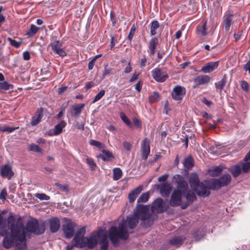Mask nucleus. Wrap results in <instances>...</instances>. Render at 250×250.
I'll return each mask as SVG.
<instances>
[{"label":"nucleus","instance_id":"f257e3e1","mask_svg":"<svg viewBox=\"0 0 250 250\" xmlns=\"http://www.w3.org/2000/svg\"><path fill=\"white\" fill-rule=\"evenodd\" d=\"M149 208V206L138 205L134 214L127 217L126 220L122 219L119 224L118 228L115 226L111 227L109 230V237L111 242L116 245L119 240L127 239L128 237V226L130 229H134L138 223L139 218L144 222L147 221L151 223Z\"/></svg>","mask_w":250,"mask_h":250},{"label":"nucleus","instance_id":"f03ea898","mask_svg":"<svg viewBox=\"0 0 250 250\" xmlns=\"http://www.w3.org/2000/svg\"><path fill=\"white\" fill-rule=\"evenodd\" d=\"M173 179L177 183V187L171 196L169 202L171 206H179L181 203L183 195H185L188 202H193L196 199L194 193L191 191H188V184L182 176L179 174L175 175L173 176Z\"/></svg>","mask_w":250,"mask_h":250},{"label":"nucleus","instance_id":"7ed1b4c3","mask_svg":"<svg viewBox=\"0 0 250 250\" xmlns=\"http://www.w3.org/2000/svg\"><path fill=\"white\" fill-rule=\"evenodd\" d=\"M85 233L84 227L77 230L73 239L75 246L81 248H92L94 247V236L91 235L89 237H84Z\"/></svg>","mask_w":250,"mask_h":250},{"label":"nucleus","instance_id":"20e7f679","mask_svg":"<svg viewBox=\"0 0 250 250\" xmlns=\"http://www.w3.org/2000/svg\"><path fill=\"white\" fill-rule=\"evenodd\" d=\"M189 183L191 188L198 195L205 197L210 194L209 187L199 182L198 176L196 173H192L190 174Z\"/></svg>","mask_w":250,"mask_h":250},{"label":"nucleus","instance_id":"39448f33","mask_svg":"<svg viewBox=\"0 0 250 250\" xmlns=\"http://www.w3.org/2000/svg\"><path fill=\"white\" fill-rule=\"evenodd\" d=\"M231 180V176L229 174L223 175L220 179H213L208 181L209 189H215L228 185Z\"/></svg>","mask_w":250,"mask_h":250},{"label":"nucleus","instance_id":"423d86ee","mask_svg":"<svg viewBox=\"0 0 250 250\" xmlns=\"http://www.w3.org/2000/svg\"><path fill=\"white\" fill-rule=\"evenodd\" d=\"M26 229L28 231L36 234H42L45 231L44 226L39 224L37 220L29 221L26 225Z\"/></svg>","mask_w":250,"mask_h":250},{"label":"nucleus","instance_id":"0eeeda50","mask_svg":"<svg viewBox=\"0 0 250 250\" xmlns=\"http://www.w3.org/2000/svg\"><path fill=\"white\" fill-rule=\"evenodd\" d=\"M151 73L153 79L158 82H164L168 78L167 72L160 68H154L152 70Z\"/></svg>","mask_w":250,"mask_h":250},{"label":"nucleus","instance_id":"6e6552de","mask_svg":"<svg viewBox=\"0 0 250 250\" xmlns=\"http://www.w3.org/2000/svg\"><path fill=\"white\" fill-rule=\"evenodd\" d=\"M51 49L53 52L56 54L59 55L62 57L66 56L67 53L62 48V42L59 41H54L50 44Z\"/></svg>","mask_w":250,"mask_h":250},{"label":"nucleus","instance_id":"1a4fd4ad","mask_svg":"<svg viewBox=\"0 0 250 250\" xmlns=\"http://www.w3.org/2000/svg\"><path fill=\"white\" fill-rule=\"evenodd\" d=\"M98 241L100 242L101 250H106L108 247V240L106 232L104 230H99L97 232Z\"/></svg>","mask_w":250,"mask_h":250},{"label":"nucleus","instance_id":"9d476101","mask_svg":"<svg viewBox=\"0 0 250 250\" xmlns=\"http://www.w3.org/2000/svg\"><path fill=\"white\" fill-rule=\"evenodd\" d=\"M151 208L152 212L157 213L163 212L166 209L165 203L161 198H157L153 202Z\"/></svg>","mask_w":250,"mask_h":250},{"label":"nucleus","instance_id":"9b49d317","mask_svg":"<svg viewBox=\"0 0 250 250\" xmlns=\"http://www.w3.org/2000/svg\"><path fill=\"white\" fill-rule=\"evenodd\" d=\"M76 224L73 222H67L63 226V231L65 237L67 238H71L75 232Z\"/></svg>","mask_w":250,"mask_h":250},{"label":"nucleus","instance_id":"f8f14e48","mask_svg":"<svg viewBox=\"0 0 250 250\" xmlns=\"http://www.w3.org/2000/svg\"><path fill=\"white\" fill-rule=\"evenodd\" d=\"M210 81V77L206 75H199L194 77L193 79L194 87H196L200 85L208 84Z\"/></svg>","mask_w":250,"mask_h":250},{"label":"nucleus","instance_id":"ddd939ff","mask_svg":"<svg viewBox=\"0 0 250 250\" xmlns=\"http://www.w3.org/2000/svg\"><path fill=\"white\" fill-rule=\"evenodd\" d=\"M172 188L171 184L168 183H165L158 186V189L161 194L164 197H167L169 195Z\"/></svg>","mask_w":250,"mask_h":250},{"label":"nucleus","instance_id":"4468645a","mask_svg":"<svg viewBox=\"0 0 250 250\" xmlns=\"http://www.w3.org/2000/svg\"><path fill=\"white\" fill-rule=\"evenodd\" d=\"M186 93L185 88L181 86H175L172 92V96L174 99L179 100L183 98Z\"/></svg>","mask_w":250,"mask_h":250},{"label":"nucleus","instance_id":"2eb2a0df","mask_svg":"<svg viewBox=\"0 0 250 250\" xmlns=\"http://www.w3.org/2000/svg\"><path fill=\"white\" fill-rule=\"evenodd\" d=\"M141 149L142 159L146 160L150 153L149 141L147 138H145L144 139Z\"/></svg>","mask_w":250,"mask_h":250},{"label":"nucleus","instance_id":"dca6fc26","mask_svg":"<svg viewBox=\"0 0 250 250\" xmlns=\"http://www.w3.org/2000/svg\"><path fill=\"white\" fill-rule=\"evenodd\" d=\"M219 64V61L209 62L201 68V71L204 73H209L216 69Z\"/></svg>","mask_w":250,"mask_h":250},{"label":"nucleus","instance_id":"f3484780","mask_svg":"<svg viewBox=\"0 0 250 250\" xmlns=\"http://www.w3.org/2000/svg\"><path fill=\"white\" fill-rule=\"evenodd\" d=\"M0 173L3 177H7L10 179L13 175L12 167L9 165H5L2 167Z\"/></svg>","mask_w":250,"mask_h":250},{"label":"nucleus","instance_id":"a211bd4d","mask_svg":"<svg viewBox=\"0 0 250 250\" xmlns=\"http://www.w3.org/2000/svg\"><path fill=\"white\" fill-rule=\"evenodd\" d=\"M102 152V154H100L97 155V157L98 158L102 159L104 161L109 162L112 161L114 158L112 152L108 150L105 149L104 150H103Z\"/></svg>","mask_w":250,"mask_h":250},{"label":"nucleus","instance_id":"6ab92c4d","mask_svg":"<svg viewBox=\"0 0 250 250\" xmlns=\"http://www.w3.org/2000/svg\"><path fill=\"white\" fill-rule=\"evenodd\" d=\"M50 223V230L52 232H57L60 227V221L57 218H53L49 220Z\"/></svg>","mask_w":250,"mask_h":250},{"label":"nucleus","instance_id":"aec40b11","mask_svg":"<svg viewBox=\"0 0 250 250\" xmlns=\"http://www.w3.org/2000/svg\"><path fill=\"white\" fill-rule=\"evenodd\" d=\"M43 117L42 108H41L38 111L37 114L32 117L31 125L32 126H35L38 125L42 120Z\"/></svg>","mask_w":250,"mask_h":250},{"label":"nucleus","instance_id":"412c9836","mask_svg":"<svg viewBox=\"0 0 250 250\" xmlns=\"http://www.w3.org/2000/svg\"><path fill=\"white\" fill-rule=\"evenodd\" d=\"M142 190V187L139 186L131 191L128 195V199L130 203L133 202L138 195L141 193Z\"/></svg>","mask_w":250,"mask_h":250},{"label":"nucleus","instance_id":"4be33fe9","mask_svg":"<svg viewBox=\"0 0 250 250\" xmlns=\"http://www.w3.org/2000/svg\"><path fill=\"white\" fill-rule=\"evenodd\" d=\"M229 170L231 172L234 177H236L238 176L241 172V165L238 164L232 166L229 168Z\"/></svg>","mask_w":250,"mask_h":250},{"label":"nucleus","instance_id":"5701e85b","mask_svg":"<svg viewBox=\"0 0 250 250\" xmlns=\"http://www.w3.org/2000/svg\"><path fill=\"white\" fill-rule=\"evenodd\" d=\"M206 24V22H202L197 26L196 31L197 34L203 36L207 35Z\"/></svg>","mask_w":250,"mask_h":250},{"label":"nucleus","instance_id":"b1692460","mask_svg":"<svg viewBox=\"0 0 250 250\" xmlns=\"http://www.w3.org/2000/svg\"><path fill=\"white\" fill-rule=\"evenodd\" d=\"M158 43V39L156 38H153L150 41L148 47L150 50V53L151 55L154 54L156 46Z\"/></svg>","mask_w":250,"mask_h":250},{"label":"nucleus","instance_id":"393cba45","mask_svg":"<svg viewBox=\"0 0 250 250\" xmlns=\"http://www.w3.org/2000/svg\"><path fill=\"white\" fill-rule=\"evenodd\" d=\"M84 104H79L74 105L73 106V111L71 114L74 117H78L81 113Z\"/></svg>","mask_w":250,"mask_h":250},{"label":"nucleus","instance_id":"a878e982","mask_svg":"<svg viewBox=\"0 0 250 250\" xmlns=\"http://www.w3.org/2000/svg\"><path fill=\"white\" fill-rule=\"evenodd\" d=\"M66 123L64 121H62L59 124L56 125L54 128V134L55 135H58L62 132V129L65 126Z\"/></svg>","mask_w":250,"mask_h":250},{"label":"nucleus","instance_id":"bb28decb","mask_svg":"<svg viewBox=\"0 0 250 250\" xmlns=\"http://www.w3.org/2000/svg\"><path fill=\"white\" fill-rule=\"evenodd\" d=\"M159 23L157 21H153L151 22L150 34L154 36L157 33V29L159 28Z\"/></svg>","mask_w":250,"mask_h":250},{"label":"nucleus","instance_id":"cd10ccee","mask_svg":"<svg viewBox=\"0 0 250 250\" xmlns=\"http://www.w3.org/2000/svg\"><path fill=\"white\" fill-rule=\"evenodd\" d=\"M233 16V15L232 14H228L226 16L225 22V28L227 31L229 29V27L232 23Z\"/></svg>","mask_w":250,"mask_h":250},{"label":"nucleus","instance_id":"c85d7f7f","mask_svg":"<svg viewBox=\"0 0 250 250\" xmlns=\"http://www.w3.org/2000/svg\"><path fill=\"white\" fill-rule=\"evenodd\" d=\"M194 165V161L193 158L191 156H188L185 158L184 161V167L187 168H191Z\"/></svg>","mask_w":250,"mask_h":250},{"label":"nucleus","instance_id":"c756f323","mask_svg":"<svg viewBox=\"0 0 250 250\" xmlns=\"http://www.w3.org/2000/svg\"><path fill=\"white\" fill-rule=\"evenodd\" d=\"M13 88V85L6 81L0 82V91L8 90Z\"/></svg>","mask_w":250,"mask_h":250},{"label":"nucleus","instance_id":"7c9ffc66","mask_svg":"<svg viewBox=\"0 0 250 250\" xmlns=\"http://www.w3.org/2000/svg\"><path fill=\"white\" fill-rule=\"evenodd\" d=\"M222 171L220 167H216L210 169L208 171L209 175L212 176H216L219 175Z\"/></svg>","mask_w":250,"mask_h":250},{"label":"nucleus","instance_id":"2f4dec72","mask_svg":"<svg viewBox=\"0 0 250 250\" xmlns=\"http://www.w3.org/2000/svg\"><path fill=\"white\" fill-rule=\"evenodd\" d=\"M226 83V78L224 77L220 81L215 83V86L217 89L221 91Z\"/></svg>","mask_w":250,"mask_h":250},{"label":"nucleus","instance_id":"473e14b6","mask_svg":"<svg viewBox=\"0 0 250 250\" xmlns=\"http://www.w3.org/2000/svg\"><path fill=\"white\" fill-rule=\"evenodd\" d=\"M122 176V171L120 168H115L113 169V179L115 180L120 179Z\"/></svg>","mask_w":250,"mask_h":250},{"label":"nucleus","instance_id":"72a5a7b5","mask_svg":"<svg viewBox=\"0 0 250 250\" xmlns=\"http://www.w3.org/2000/svg\"><path fill=\"white\" fill-rule=\"evenodd\" d=\"M149 197V194L148 192L144 193L138 199L137 202L138 203H145L148 201Z\"/></svg>","mask_w":250,"mask_h":250},{"label":"nucleus","instance_id":"f704fd0d","mask_svg":"<svg viewBox=\"0 0 250 250\" xmlns=\"http://www.w3.org/2000/svg\"><path fill=\"white\" fill-rule=\"evenodd\" d=\"M160 96L157 92H153L151 96L149 97V101L150 103H154L160 100Z\"/></svg>","mask_w":250,"mask_h":250},{"label":"nucleus","instance_id":"c9c22d12","mask_svg":"<svg viewBox=\"0 0 250 250\" xmlns=\"http://www.w3.org/2000/svg\"><path fill=\"white\" fill-rule=\"evenodd\" d=\"M120 118L126 125L130 127L132 126L131 121L124 113L122 112L120 113Z\"/></svg>","mask_w":250,"mask_h":250},{"label":"nucleus","instance_id":"e433bc0d","mask_svg":"<svg viewBox=\"0 0 250 250\" xmlns=\"http://www.w3.org/2000/svg\"><path fill=\"white\" fill-rule=\"evenodd\" d=\"M39 28L34 24H31L29 31L27 33L29 37L34 36L38 31Z\"/></svg>","mask_w":250,"mask_h":250},{"label":"nucleus","instance_id":"4c0bfd02","mask_svg":"<svg viewBox=\"0 0 250 250\" xmlns=\"http://www.w3.org/2000/svg\"><path fill=\"white\" fill-rule=\"evenodd\" d=\"M183 239L180 237H174L170 241L172 245L179 246L181 245L183 242Z\"/></svg>","mask_w":250,"mask_h":250},{"label":"nucleus","instance_id":"58836bf2","mask_svg":"<svg viewBox=\"0 0 250 250\" xmlns=\"http://www.w3.org/2000/svg\"><path fill=\"white\" fill-rule=\"evenodd\" d=\"M29 149L30 151L35 152H41L42 151V149L38 145L33 143L30 145Z\"/></svg>","mask_w":250,"mask_h":250},{"label":"nucleus","instance_id":"ea45409f","mask_svg":"<svg viewBox=\"0 0 250 250\" xmlns=\"http://www.w3.org/2000/svg\"><path fill=\"white\" fill-rule=\"evenodd\" d=\"M35 197L41 200H48L50 199V197L44 193H36Z\"/></svg>","mask_w":250,"mask_h":250},{"label":"nucleus","instance_id":"a19ab883","mask_svg":"<svg viewBox=\"0 0 250 250\" xmlns=\"http://www.w3.org/2000/svg\"><path fill=\"white\" fill-rule=\"evenodd\" d=\"M7 40L8 41L10 44L12 46H14L15 47H16V48H19L21 44V42H18L14 40H13L12 39H11L10 38H8L7 39Z\"/></svg>","mask_w":250,"mask_h":250},{"label":"nucleus","instance_id":"79ce46f5","mask_svg":"<svg viewBox=\"0 0 250 250\" xmlns=\"http://www.w3.org/2000/svg\"><path fill=\"white\" fill-rule=\"evenodd\" d=\"M241 165V168L244 172H247L250 169V162H248L245 163H239Z\"/></svg>","mask_w":250,"mask_h":250},{"label":"nucleus","instance_id":"37998d69","mask_svg":"<svg viewBox=\"0 0 250 250\" xmlns=\"http://www.w3.org/2000/svg\"><path fill=\"white\" fill-rule=\"evenodd\" d=\"M55 186L62 191L67 192L68 190V186L66 185H62L58 183H55Z\"/></svg>","mask_w":250,"mask_h":250},{"label":"nucleus","instance_id":"c03bdc74","mask_svg":"<svg viewBox=\"0 0 250 250\" xmlns=\"http://www.w3.org/2000/svg\"><path fill=\"white\" fill-rule=\"evenodd\" d=\"M95 146L101 152L105 149L104 145L98 141H95Z\"/></svg>","mask_w":250,"mask_h":250},{"label":"nucleus","instance_id":"a18cd8bd","mask_svg":"<svg viewBox=\"0 0 250 250\" xmlns=\"http://www.w3.org/2000/svg\"><path fill=\"white\" fill-rule=\"evenodd\" d=\"M17 128L16 127H9L7 126H3L0 127V131L4 132L7 131L8 132H12L13 131H14Z\"/></svg>","mask_w":250,"mask_h":250},{"label":"nucleus","instance_id":"49530a36","mask_svg":"<svg viewBox=\"0 0 250 250\" xmlns=\"http://www.w3.org/2000/svg\"><path fill=\"white\" fill-rule=\"evenodd\" d=\"M135 30H136V26H135L134 24H133L130 29L129 34L128 36V39L129 40L131 41L132 39L134 34L135 33Z\"/></svg>","mask_w":250,"mask_h":250},{"label":"nucleus","instance_id":"de8ad7c7","mask_svg":"<svg viewBox=\"0 0 250 250\" xmlns=\"http://www.w3.org/2000/svg\"><path fill=\"white\" fill-rule=\"evenodd\" d=\"M241 87L244 91H248L249 86L246 81H243L241 82Z\"/></svg>","mask_w":250,"mask_h":250},{"label":"nucleus","instance_id":"09e8293b","mask_svg":"<svg viewBox=\"0 0 250 250\" xmlns=\"http://www.w3.org/2000/svg\"><path fill=\"white\" fill-rule=\"evenodd\" d=\"M7 195L6 188H3L0 193V199L5 200Z\"/></svg>","mask_w":250,"mask_h":250},{"label":"nucleus","instance_id":"8fccbe9b","mask_svg":"<svg viewBox=\"0 0 250 250\" xmlns=\"http://www.w3.org/2000/svg\"><path fill=\"white\" fill-rule=\"evenodd\" d=\"M104 93L105 91L104 90H101L100 92L95 96V102L100 100L104 95Z\"/></svg>","mask_w":250,"mask_h":250},{"label":"nucleus","instance_id":"3c124183","mask_svg":"<svg viewBox=\"0 0 250 250\" xmlns=\"http://www.w3.org/2000/svg\"><path fill=\"white\" fill-rule=\"evenodd\" d=\"M132 120H133V123L136 126H137L139 128L141 127L142 124H141V122L139 119H137V118L134 117V118H133Z\"/></svg>","mask_w":250,"mask_h":250},{"label":"nucleus","instance_id":"603ef678","mask_svg":"<svg viewBox=\"0 0 250 250\" xmlns=\"http://www.w3.org/2000/svg\"><path fill=\"white\" fill-rule=\"evenodd\" d=\"M169 175L168 174H164L158 178V181L160 182H164L167 180Z\"/></svg>","mask_w":250,"mask_h":250},{"label":"nucleus","instance_id":"864d4df0","mask_svg":"<svg viewBox=\"0 0 250 250\" xmlns=\"http://www.w3.org/2000/svg\"><path fill=\"white\" fill-rule=\"evenodd\" d=\"M123 146L126 150L130 151L131 149V145L128 142H124L123 143Z\"/></svg>","mask_w":250,"mask_h":250},{"label":"nucleus","instance_id":"5fc2aeb1","mask_svg":"<svg viewBox=\"0 0 250 250\" xmlns=\"http://www.w3.org/2000/svg\"><path fill=\"white\" fill-rule=\"evenodd\" d=\"M139 73H134L133 74V76H132V77L129 80V82L130 83H132V82H134L135 81L137 80L139 78Z\"/></svg>","mask_w":250,"mask_h":250},{"label":"nucleus","instance_id":"6e6d98bb","mask_svg":"<svg viewBox=\"0 0 250 250\" xmlns=\"http://www.w3.org/2000/svg\"><path fill=\"white\" fill-rule=\"evenodd\" d=\"M146 59L145 56H144L141 60L140 65L141 67H143L146 65Z\"/></svg>","mask_w":250,"mask_h":250},{"label":"nucleus","instance_id":"4d7b16f0","mask_svg":"<svg viewBox=\"0 0 250 250\" xmlns=\"http://www.w3.org/2000/svg\"><path fill=\"white\" fill-rule=\"evenodd\" d=\"M244 68L246 71H248L249 73L250 74V61H248L245 64Z\"/></svg>","mask_w":250,"mask_h":250},{"label":"nucleus","instance_id":"13d9d810","mask_svg":"<svg viewBox=\"0 0 250 250\" xmlns=\"http://www.w3.org/2000/svg\"><path fill=\"white\" fill-rule=\"evenodd\" d=\"M23 57L25 60H29L30 59V55L28 51H25L23 53Z\"/></svg>","mask_w":250,"mask_h":250},{"label":"nucleus","instance_id":"bf43d9fd","mask_svg":"<svg viewBox=\"0 0 250 250\" xmlns=\"http://www.w3.org/2000/svg\"><path fill=\"white\" fill-rule=\"evenodd\" d=\"M132 70V68L130 66V62H129L128 63V65L125 69V73H129Z\"/></svg>","mask_w":250,"mask_h":250},{"label":"nucleus","instance_id":"052dcab7","mask_svg":"<svg viewBox=\"0 0 250 250\" xmlns=\"http://www.w3.org/2000/svg\"><path fill=\"white\" fill-rule=\"evenodd\" d=\"M87 163L91 166V170H93V166L94 165V162L92 159L87 158L86 159Z\"/></svg>","mask_w":250,"mask_h":250},{"label":"nucleus","instance_id":"680f3d73","mask_svg":"<svg viewBox=\"0 0 250 250\" xmlns=\"http://www.w3.org/2000/svg\"><path fill=\"white\" fill-rule=\"evenodd\" d=\"M67 86H62L58 88V93L59 94H61L63 92H64L66 89Z\"/></svg>","mask_w":250,"mask_h":250},{"label":"nucleus","instance_id":"e2e57ef3","mask_svg":"<svg viewBox=\"0 0 250 250\" xmlns=\"http://www.w3.org/2000/svg\"><path fill=\"white\" fill-rule=\"evenodd\" d=\"M94 85V83L92 82H90L86 83V84L85 86V88L86 90L89 89V88H91Z\"/></svg>","mask_w":250,"mask_h":250},{"label":"nucleus","instance_id":"0e129e2a","mask_svg":"<svg viewBox=\"0 0 250 250\" xmlns=\"http://www.w3.org/2000/svg\"><path fill=\"white\" fill-rule=\"evenodd\" d=\"M116 43V41L115 40L114 38L113 37H112L111 41V42H110V46H111V48H113L115 46Z\"/></svg>","mask_w":250,"mask_h":250},{"label":"nucleus","instance_id":"69168bd1","mask_svg":"<svg viewBox=\"0 0 250 250\" xmlns=\"http://www.w3.org/2000/svg\"><path fill=\"white\" fill-rule=\"evenodd\" d=\"M93 67H94V59H93L89 62V64H88V68L89 70H91L93 69Z\"/></svg>","mask_w":250,"mask_h":250},{"label":"nucleus","instance_id":"338daca9","mask_svg":"<svg viewBox=\"0 0 250 250\" xmlns=\"http://www.w3.org/2000/svg\"><path fill=\"white\" fill-rule=\"evenodd\" d=\"M37 142L38 144H44L46 142V140L42 138L38 139Z\"/></svg>","mask_w":250,"mask_h":250},{"label":"nucleus","instance_id":"774afa93","mask_svg":"<svg viewBox=\"0 0 250 250\" xmlns=\"http://www.w3.org/2000/svg\"><path fill=\"white\" fill-rule=\"evenodd\" d=\"M182 35V31L181 30H178L175 34V38L176 39H179Z\"/></svg>","mask_w":250,"mask_h":250}]
</instances>
